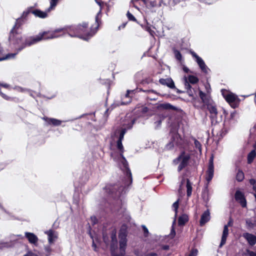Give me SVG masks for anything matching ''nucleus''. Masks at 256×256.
Instances as JSON below:
<instances>
[{
    "label": "nucleus",
    "mask_w": 256,
    "mask_h": 256,
    "mask_svg": "<svg viewBox=\"0 0 256 256\" xmlns=\"http://www.w3.org/2000/svg\"><path fill=\"white\" fill-rule=\"evenodd\" d=\"M116 232L113 230L111 234V244L110 246V253L112 256H124L127 246V232L125 226H122L118 234L119 248L118 247Z\"/></svg>",
    "instance_id": "obj_2"
},
{
    "label": "nucleus",
    "mask_w": 256,
    "mask_h": 256,
    "mask_svg": "<svg viewBox=\"0 0 256 256\" xmlns=\"http://www.w3.org/2000/svg\"><path fill=\"white\" fill-rule=\"evenodd\" d=\"M243 236L250 246H254L256 244V236L254 235L246 232L243 234Z\"/></svg>",
    "instance_id": "obj_17"
},
{
    "label": "nucleus",
    "mask_w": 256,
    "mask_h": 256,
    "mask_svg": "<svg viewBox=\"0 0 256 256\" xmlns=\"http://www.w3.org/2000/svg\"><path fill=\"white\" fill-rule=\"evenodd\" d=\"M207 194L208 193V190L207 188L206 189V190H204V192H203V196L204 197V195L206 194Z\"/></svg>",
    "instance_id": "obj_55"
},
{
    "label": "nucleus",
    "mask_w": 256,
    "mask_h": 256,
    "mask_svg": "<svg viewBox=\"0 0 256 256\" xmlns=\"http://www.w3.org/2000/svg\"><path fill=\"white\" fill-rule=\"evenodd\" d=\"M24 256H38V255L32 252H28L26 254H24Z\"/></svg>",
    "instance_id": "obj_48"
},
{
    "label": "nucleus",
    "mask_w": 256,
    "mask_h": 256,
    "mask_svg": "<svg viewBox=\"0 0 256 256\" xmlns=\"http://www.w3.org/2000/svg\"><path fill=\"white\" fill-rule=\"evenodd\" d=\"M144 92H148L149 94H152H152H155L156 95V96H154V98H152L150 96H148V98H149L150 100H156L158 99L157 93L155 91H154V90H144Z\"/></svg>",
    "instance_id": "obj_32"
},
{
    "label": "nucleus",
    "mask_w": 256,
    "mask_h": 256,
    "mask_svg": "<svg viewBox=\"0 0 256 256\" xmlns=\"http://www.w3.org/2000/svg\"><path fill=\"white\" fill-rule=\"evenodd\" d=\"M244 174L242 170H238L236 175V178L238 182H242L244 178Z\"/></svg>",
    "instance_id": "obj_27"
},
{
    "label": "nucleus",
    "mask_w": 256,
    "mask_h": 256,
    "mask_svg": "<svg viewBox=\"0 0 256 256\" xmlns=\"http://www.w3.org/2000/svg\"><path fill=\"white\" fill-rule=\"evenodd\" d=\"M183 82L185 88L186 90L187 94L190 96L192 97V98H194L195 96L196 95V90L191 88L190 84H188V82L187 78L186 76H184L183 78Z\"/></svg>",
    "instance_id": "obj_10"
},
{
    "label": "nucleus",
    "mask_w": 256,
    "mask_h": 256,
    "mask_svg": "<svg viewBox=\"0 0 256 256\" xmlns=\"http://www.w3.org/2000/svg\"><path fill=\"white\" fill-rule=\"evenodd\" d=\"M169 254H164L163 255H162V256H168Z\"/></svg>",
    "instance_id": "obj_60"
},
{
    "label": "nucleus",
    "mask_w": 256,
    "mask_h": 256,
    "mask_svg": "<svg viewBox=\"0 0 256 256\" xmlns=\"http://www.w3.org/2000/svg\"><path fill=\"white\" fill-rule=\"evenodd\" d=\"M162 256V254L159 251H158L157 252H150L146 254V256Z\"/></svg>",
    "instance_id": "obj_40"
},
{
    "label": "nucleus",
    "mask_w": 256,
    "mask_h": 256,
    "mask_svg": "<svg viewBox=\"0 0 256 256\" xmlns=\"http://www.w3.org/2000/svg\"><path fill=\"white\" fill-rule=\"evenodd\" d=\"M44 234L48 235L49 244H54L58 238V233L52 230L46 231Z\"/></svg>",
    "instance_id": "obj_12"
},
{
    "label": "nucleus",
    "mask_w": 256,
    "mask_h": 256,
    "mask_svg": "<svg viewBox=\"0 0 256 256\" xmlns=\"http://www.w3.org/2000/svg\"><path fill=\"white\" fill-rule=\"evenodd\" d=\"M250 256H256V253L253 252L248 251Z\"/></svg>",
    "instance_id": "obj_51"
},
{
    "label": "nucleus",
    "mask_w": 256,
    "mask_h": 256,
    "mask_svg": "<svg viewBox=\"0 0 256 256\" xmlns=\"http://www.w3.org/2000/svg\"><path fill=\"white\" fill-rule=\"evenodd\" d=\"M187 80L188 84L190 83L192 84H195L198 81V79L194 76H189L187 78Z\"/></svg>",
    "instance_id": "obj_28"
},
{
    "label": "nucleus",
    "mask_w": 256,
    "mask_h": 256,
    "mask_svg": "<svg viewBox=\"0 0 256 256\" xmlns=\"http://www.w3.org/2000/svg\"><path fill=\"white\" fill-rule=\"evenodd\" d=\"M96 26L94 28H92L90 32H87L88 24L86 23H82L76 26H72L68 28H58L54 31L51 32H44L39 34L36 37L31 38L30 40L32 41L28 40L27 45L31 46L34 44L42 40H48L58 38L65 32H68V34L72 36H78L85 40H88L92 38L96 32L98 27V22L96 21Z\"/></svg>",
    "instance_id": "obj_1"
},
{
    "label": "nucleus",
    "mask_w": 256,
    "mask_h": 256,
    "mask_svg": "<svg viewBox=\"0 0 256 256\" xmlns=\"http://www.w3.org/2000/svg\"><path fill=\"white\" fill-rule=\"evenodd\" d=\"M214 174V158L212 156L209 160L208 168L206 172V179L208 184L211 181Z\"/></svg>",
    "instance_id": "obj_8"
},
{
    "label": "nucleus",
    "mask_w": 256,
    "mask_h": 256,
    "mask_svg": "<svg viewBox=\"0 0 256 256\" xmlns=\"http://www.w3.org/2000/svg\"><path fill=\"white\" fill-rule=\"evenodd\" d=\"M188 221V216L186 214H182L178 218V223L180 226L184 225Z\"/></svg>",
    "instance_id": "obj_24"
},
{
    "label": "nucleus",
    "mask_w": 256,
    "mask_h": 256,
    "mask_svg": "<svg viewBox=\"0 0 256 256\" xmlns=\"http://www.w3.org/2000/svg\"><path fill=\"white\" fill-rule=\"evenodd\" d=\"M194 143L195 147L196 148H197L200 152H201L202 148H201V144H200V142L198 140H195Z\"/></svg>",
    "instance_id": "obj_39"
},
{
    "label": "nucleus",
    "mask_w": 256,
    "mask_h": 256,
    "mask_svg": "<svg viewBox=\"0 0 256 256\" xmlns=\"http://www.w3.org/2000/svg\"><path fill=\"white\" fill-rule=\"evenodd\" d=\"M0 94L5 100H8L10 99V97H8V96H7L5 94H4V93H2L1 92H0Z\"/></svg>",
    "instance_id": "obj_45"
},
{
    "label": "nucleus",
    "mask_w": 256,
    "mask_h": 256,
    "mask_svg": "<svg viewBox=\"0 0 256 256\" xmlns=\"http://www.w3.org/2000/svg\"><path fill=\"white\" fill-rule=\"evenodd\" d=\"M172 207L174 208V211L176 212L177 210L178 207V200L176 201L172 205Z\"/></svg>",
    "instance_id": "obj_44"
},
{
    "label": "nucleus",
    "mask_w": 256,
    "mask_h": 256,
    "mask_svg": "<svg viewBox=\"0 0 256 256\" xmlns=\"http://www.w3.org/2000/svg\"><path fill=\"white\" fill-rule=\"evenodd\" d=\"M147 109H148V108H144V112H146Z\"/></svg>",
    "instance_id": "obj_61"
},
{
    "label": "nucleus",
    "mask_w": 256,
    "mask_h": 256,
    "mask_svg": "<svg viewBox=\"0 0 256 256\" xmlns=\"http://www.w3.org/2000/svg\"><path fill=\"white\" fill-rule=\"evenodd\" d=\"M134 6L136 8L138 9V8L136 6H134Z\"/></svg>",
    "instance_id": "obj_63"
},
{
    "label": "nucleus",
    "mask_w": 256,
    "mask_h": 256,
    "mask_svg": "<svg viewBox=\"0 0 256 256\" xmlns=\"http://www.w3.org/2000/svg\"><path fill=\"white\" fill-rule=\"evenodd\" d=\"M43 120H44L46 122H48V124H52L54 126H58L61 124L62 121L54 118H48L47 117H44Z\"/></svg>",
    "instance_id": "obj_20"
},
{
    "label": "nucleus",
    "mask_w": 256,
    "mask_h": 256,
    "mask_svg": "<svg viewBox=\"0 0 256 256\" xmlns=\"http://www.w3.org/2000/svg\"><path fill=\"white\" fill-rule=\"evenodd\" d=\"M190 159V154L182 152L174 160L173 162L174 164H179L178 170L180 172L188 166Z\"/></svg>",
    "instance_id": "obj_5"
},
{
    "label": "nucleus",
    "mask_w": 256,
    "mask_h": 256,
    "mask_svg": "<svg viewBox=\"0 0 256 256\" xmlns=\"http://www.w3.org/2000/svg\"><path fill=\"white\" fill-rule=\"evenodd\" d=\"M112 156L114 158V160H116V158L114 157V156H113L112 154Z\"/></svg>",
    "instance_id": "obj_62"
},
{
    "label": "nucleus",
    "mask_w": 256,
    "mask_h": 256,
    "mask_svg": "<svg viewBox=\"0 0 256 256\" xmlns=\"http://www.w3.org/2000/svg\"><path fill=\"white\" fill-rule=\"evenodd\" d=\"M199 96L202 100L203 105L199 106L196 105L195 103L194 106L195 107L204 109L205 106H206L210 116V118L211 120V122L212 124H215L218 123V112L216 106L212 102L209 96L204 93L202 91L199 90Z\"/></svg>",
    "instance_id": "obj_4"
},
{
    "label": "nucleus",
    "mask_w": 256,
    "mask_h": 256,
    "mask_svg": "<svg viewBox=\"0 0 256 256\" xmlns=\"http://www.w3.org/2000/svg\"><path fill=\"white\" fill-rule=\"evenodd\" d=\"M59 0H50V6L48 8V12H50L54 10L58 4Z\"/></svg>",
    "instance_id": "obj_26"
},
{
    "label": "nucleus",
    "mask_w": 256,
    "mask_h": 256,
    "mask_svg": "<svg viewBox=\"0 0 256 256\" xmlns=\"http://www.w3.org/2000/svg\"><path fill=\"white\" fill-rule=\"evenodd\" d=\"M90 220L93 224H96L97 222V219L96 216H91Z\"/></svg>",
    "instance_id": "obj_46"
},
{
    "label": "nucleus",
    "mask_w": 256,
    "mask_h": 256,
    "mask_svg": "<svg viewBox=\"0 0 256 256\" xmlns=\"http://www.w3.org/2000/svg\"><path fill=\"white\" fill-rule=\"evenodd\" d=\"M256 156V152L254 150H252L248 156V162L251 164Z\"/></svg>",
    "instance_id": "obj_25"
},
{
    "label": "nucleus",
    "mask_w": 256,
    "mask_h": 256,
    "mask_svg": "<svg viewBox=\"0 0 256 256\" xmlns=\"http://www.w3.org/2000/svg\"><path fill=\"white\" fill-rule=\"evenodd\" d=\"M44 250L46 252V256H50L52 251L50 246L49 245L44 246Z\"/></svg>",
    "instance_id": "obj_31"
},
{
    "label": "nucleus",
    "mask_w": 256,
    "mask_h": 256,
    "mask_svg": "<svg viewBox=\"0 0 256 256\" xmlns=\"http://www.w3.org/2000/svg\"><path fill=\"white\" fill-rule=\"evenodd\" d=\"M142 228H143V229L144 230V232L145 233H147L148 232V230L147 229V228L146 227V226H142Z\"/></svg>",
    "instance_id": "obj_53"
},
{
    "label": "nucleus",
    "mask_w": 256,
    "mask_h": 256,
    "mask_svg": "<svg viewBox=\"0 0 256 256\" xmlns=\"http://www.w3.org/2000/svg\"><path fill=\"white\" fill-rule=\"evenodd\" d=\"M0 86H2L5 88H9V87H10V86L8 84H1L0 82Z\"/></svg>",
    "instance_id": "obj_50"
},
{
    "label": "nucleus",
    "mask_w": 256,
    "mask_h": 256,
    "mask_svg": "<svg viewBox=\"0 0 256 256\" xmlns=\"http://www.w3.org/2000/svg\"><path fill=\"white\" fill-rule=\"evenodd\" d=\"M28 13H29V12H28V11L24 12L22 14V17L24 18V17L26 16L28 14Z\"/></svg>",
    "instance_id": "obj_52"
},
{
    "label": "nucleus",
    "mask_w": 256,
    "mask_h": 256,
    "mask_svg": "<svg viewBox=\"0 0 256 256\" xmlns=\"http://www.w3.org/2000/svg\"><path fill=\"white\" fill-rule=\"evenodd\" d=\"M136 90H128L126 93L122 98V104H126L131 102L132 98Z\"/></svg>",
    "instance_id": "obj_14"
},
{
    "label": "nucleus",
    "mask_w": 256,
    "mask_h": 256,
    "mask_svg": "<svg viewBox=\"0 0 256 256\" xmlns=\"http://www.w3.org/2000/svg\"><path fill=\"white\" fill-rule=\"evenodd\" d=\"M250 183L253 186H254V185L256 184V180L254 179H250Z\"/></svg>",
    "instance_id": "obj_49"
},
{
    "label": "nucleus",
    "mask_w": 256,
    "mask_h": 256,
    "mask_svg": "<svg viewBox=\"0 0 256 256\" xmlns=\"http://www.w3.org/2000/svg\"><path fill=\"white\" fill-rule=\"evenodd\" d=\"M228 234V226L225 225L224 226V230L222 236L221 242L220 245V247H222L223 245L226 244V238Z\"/></svg>",
    "instance_id": "obj_21"
},
{
    "label": "nucleus",
    "mask_w": 256,
    "mask_h": 256,
    "mask_svg": "<svg viewBox=\"0 0 256 256\" xmlns=\"http://www.w3.org/2000/svg\"><path fill=\"white\" fill-rule=\"evenodd\" d=\"M159 82L160 84L164 86H166L170 88H174V84L172 78H160L159 80Z\"/></svg>",
    "instance_id": "obj_19"
},
{
    "label": "nucleus",
    "mask_w": 256,
    "mask_h": 256,
    "mask_svg": "<svg viewBox=\"0 0 256 256\" xmlns=\"http://www.w3.org/2000/svg\"><path fill=\"white\" fill-rule=\"evenodd\" d=\"M90 236L91 238L92 239V248H94V250L96 251V244H95V243H94V236L92 235V234H91L90 232Z\"/></svg>",
    "instance_id": "obj_43"
},
{
    "label": "nucleus",
    "mask_w": 256,
    "mask_h": 256,
    "mask_svg": "<svg viewBox=\"0 0 256 256\" xmlns=\"http://www.w3.org/2000/svg\"><path fill=\"white\" fill-rule=\"evenodd\" d=\"M198 250L196 249L192 250L188 256H196L198 254Z\"/></svg>",
    "instance_id": "obj_41"
},
{
    "label": "nucleus",
    "mask_w": 256,
    "mask_h": 256,
    "mask_svg": "<svg viewBox=\"0 0 256 256\" xmlns=\"http://www.w3.org/2000/svg\"><path fill=\"white\" fill-rule=\"evenodd\" d=\"M164 117L161 115H156L154 116V124L156 128H159L162 121L164 120Z\"/></svg>",
    "instance_id": "obj_23"
},
{
    "label": "nucleus",
    "mask_w": 256,
    "mask_h": 256,
    "mask_svg": "<svg viewBox=\"0 0 256 256\" xmlns=\"http://www.w3.org/2000/svg\"><path fill=\"white\" fill-rule=\"evenodd\" d=\"M95 1L100 6V10L96 17V20L98 22V20L99 19V16L101 15L102 10V4H103V2H100V0H95Z\"/></svg>",
    "instance_id": "obj_30"
},
{
    "label": "nucleus",
    "mask_w": 256,
    "mask_h": 256,
    "mask_svg": "<svg viewBox=\"0 0 256 256\" xmlns=\"http://www.w3.org/2000/svg\"><path fill=\"white\" fill-rule=\"evenodd\" d=\"M24 237L27 238L30 244L37 246L38 242V236L32 232H25Z\"/></svg>",
    "instance_id": "obj_11"
},
{
    "label": "nucleus",
    "mask_w": 256,
    "mask_h": 256,
    "mask_svg": "<svg viewBox=\"0 0 256 256\" xmlns=\"http://www.w3.org/2000/svg\"><path fill=\"white\" fill-rule=\"evenodd\" d=\"M170 141H172V143L174 144L175 146L178 148L181 147L183 144V140L176 132H172Z\"/></svg>",
    "instance_id": "obj_9"
},
{
    "label": "nucleus",
    "mask_w": 256,
    "mask_h": 256,
    "mask_svg": "<svg viewBox=\"0 0 256 256\" xmlns=\"http://www.w3.org/2000/svg\"><path fill=\"white\" fill-rule=\"evenodd\" d=\"M118 186L116 185L112 186L107 185L105 187L106 190L109 194L115 193L116 195L119 196L121 191L123 190V187H120L117 190Z\"/></svg>",
    "instance_id": "obj_13"
},
{
    "label": "nucleus",
    "mask_w": 256,
    "mask_h": 256,
    "mask_svg": "<svg viewBox=\"0 0 256 256\" xmlns=\"http://www.w3.org/2000/svg\"><path fill=\"white\" fill-rule=\"evenodd\" d=\"M50 12H48V9L45 12L39 10H36L32 12V13L37 17L42 18H44L48 16V13Z\"/></svg>",
    "instance_id": "obj_22"
},
{
    "label": "nucleus",
    "mask_w": 256,
    "mask_h": 256,
    "mask_svg": "<svg viewBox=\"0 0 256 256\" xmlns=\"http://www.w3.org/2000/svg\"><path fill=\"white\" fill-rule=\"evenodd\" d=\"M126 132V128H122L120 129L117 130L114 132L113 139L114 140H115L116 138L117 139L116 146L120 152L118 157L120 166L122 170L124 171L128 179V181L125 184V185L128 186L132 182V176L130 170L128 168V163L122 155L124 148L122 143V140L124 138V135Z\"/></svg>",
    "instance_id": "obj_3"
},
{
    "label": "nucleus",
    "mask_w": 256,
    "mask_h": 256,
    "mask_svg": "<svg viewBox=\"0 0 256 256\" xmlns=\"http://www.w3.org/2000/svg\"><path fill=\"white\" fill-rule=\"evenodd\" d=\"M143 2L145 4L146 8H152L158 6H161L162 0H160L158 4H157L155 0H143Z\"/></svg>",
    "instance_id": "obj_18"
},
{
    "label": "nucleus",
    "mask_w": 256,
    "mask_h": 256,
    "mask_svg": "<svg viewBox=\"0 0 256 256\" xmlns=\"http://www.w3.org/2000/svg\"><path fill=\"white\" fill-rule=\"evenodd\" d=\"M183 70L186 72H189V69L187 67H184Z\"/></svg>",
    "instance_id": "obj_54"
},
{
    "label": "nucleus",
    "mask_w": 256,
    "mask_h": 256,
    "mask_svg": "<svg viewBox=\"0 0 256 256\" xmlns=\"http://www.w3.org/2000/svg\"><path fill=\"white\" fill-rule=\"evenodd\" d=\"M24 238V236H23L22 235L18 234V235H16V236H13L11 238L12 240H22Z\"/></svg>",
    "instance_id": "obj_37"
},
{
    "label": "nucleus",
    "mask_w": 256,
    "mask_h": 256,
    "mask_svg": "<svg viewBox=\"0 0 256 256\" xmlns=\"http://www.w3.org/2000/svg\"><path fill=\"white\" fill-rule=\"evenodd\" d=\"M121 209H122V208H121ZM116 210H118V212H119V213H120V212H123V210H118V209H116Z\"/></svg>",
    "instance_id": "obj_56"
},
{
    "label": "nucleus",
    "mask_w": 256,
    "mask_h": 256,
    "mask_svg": "<svg viewBox=\"0 0 256 256\" xmlns=\"http://www.w3.org/2000/svg\"><path fill=\"white\" fill-rule=\"evenodd\" d=\"M169 249V246L168 245L163 246L161 247L160 250L159 251L162 254V255H163L164 254H166V252H163V251L167 250Z\"/></svg>",
    "instance_id": "obj_36"
},
{
    "label": "nucleus",
    "mask_w": 256,
    "mask_h": 256,
    "mask_svg": "<svg viewBox=\"0 0 256 256\" xmlns=\"http://www.w3.org/2000/svg\"><path fill=\"white\" fill-rule=\"evenodd\" d=\"M222 95L231 106L234 108L237 106L238 103V98L236 95L233 93L228 92H226V94L223 93Z\"/></svg>",
    "instance_id": "obj_6"
},
{
    "label": "nucleus",
    "mask_w": 256,
    "mask_h": 256,
    "mask_svg": "<svg viewBox=\"0 0 256 256\" xmlns=\"http://www.w3.org/2000/svg\"><path fill=\"white\" fill-rule=\"evenodd\" d=\"M127 17L128 19L130 20L136 22V18H134V16L130 14L129 12H127Z\"/></svg>",
    "instance_id": "obj_38"
},
{
    "label": "nucleus",
    "mask_w": 256,
    "mask_h": 256,
    "mask_svg": "<svg viewBox=\"0 0 256 256\" xmlns=\"http://www.w3.org/2000/svg\"><path fill=\"white\" fill-rule=\"evenodd\" d=\"M226 225H228V227L229 226H230L231 225V222H230H230L228 223V224H227Z\"/></svg>",
    "instance_id": "obj_59"
},
{
    "label": "nucleus",
    "mask_w": 256,
    "mask_h": 256,
    "mask_svg": "<svg viewBox=\"0 0 256 256\" xmlns=\"http://www.w3.org/2000/svg\"><path fill=\"white\" fill-rule=\"evenodd\" d=\"M175 234H176L175 230H174V227L172 226L170 233V235L168 236L170 237V238H172L174 237Z\"/></svg>",
    "instance_id": "obj_42"
},
{
    "label": "nucleus",
    "mask_w": 256,
    "mask_h": 256,
    "mask_svg": "<svg viewBox=\"0 0 256 256\" xmlns=\"http://www.w3.org/2000/svg\"><path fill=\"white\" fill-rule=\"evenodd\" d=\"M175 146L174 144L172 143V141H170L166 146V148L168 150H170L174 148Z\"/></svg>",
    "instance_id": "obj_33"
},
{
    "label": "nucleus",
    "mask_w": 256,
    "mask_h": 256,
    "mask_svg": "<svg viewBox=\"0 0 256 256\" xmlns=\"http://www.w3.org/2000/svg\"><path fill=\"white\" fill-rule=\"evenodd\" d=\"M235 198L236 200L239 202L242 207L246 206V200H245L242 192L240 191H236L235 194Z\"/></svg>",
    "instance_id": "obj_16"
},
{
    "label": "nucleus",
    "mask_w": 256,
    "mask_h": 256,
    "mask_svg": "<svg viewBox=\"0 0 256 256\" xmlns=\"http://www.w3.org/2000/svg\"><path fill=\"white\" fill-rule=\"evenodd\" d=\"M190 53L194 58L195 61L196 62L201 70L204 73H208L209 70L204 60L194 51H190Z\"/></svg>",
    "instance_id": "obj_7"
},
{
    "label": "nucleus",
    "mask_w": 256,
    "mask_h": 256,
    "mask_svg": "<svg viewBox=\"0 0 256 256\" xmlns=\"http://www.w3.org/2000/svg\"><path fill=\"white\" fill-rule=\"evenodd\" d=\"M16 90L18 92H26V91H28V90H26V88H20V87L17 88Z\"/></svg>",
    "instance_id": "obj_47"
},
{
    "label": "nucleus",
    "mask_w": 256,
    "mask_h": 256,
    "mask_svg": "<svg viewBox=\"0 0 256 256\" xmlns=\"http://www.w3.org/2000/svg\"><path fill=\"white\" fill-rule=\"evenodd\" d=\"M161 106L164 109H174V106L170 104H164L161 105Z\"/></svg>",
    "instance_id": "obj_34"
},
{
    "label": "nucleus",
    "mask_w": 256,
    "mask_h": 256,
    "mask_svg": "<svg viewBox=\"0 0 256 256\" xmlns=\"http://www.w3.org/2000/svg\"><path fill=\"white\" fill-rule=\"evenodd\" d=\"M174 54L175 55V57L177 60H180L182 59V54L178 50H175L174 51Z\"/></svg>",
    "instance_id": "obj_35"
},
{
    "label": "nucleus",
    "mask_w": 256,
    "mask_h": 256,
    "mask_svg": "<svg viewBox=\"0 0 256 256\" xmlns=\"http://www.w3.org/2000/svg\"><path fill=\"white\" fill-rule=\"evenodd\" d=\"M253 190L256 192V184L254 185L253 187Z\"/></svg>",
    "instance_id": "obj_58"
},
{
    "label": "nucleus",
    "mask_w": 256,
    "mask_h": 256,
    "mask_svg": "<svg viewBox=\"0 0 256 256\" xmlns=\"http://www.w3.org/2000/svg\"><path fill=\"white\" fill-rule=\"evenodd\" d=\"M186 188H187V196H190L192 194V184L190 182L188 179H186Z\"/></svg>",
    "instance_id": "obj_29"
},
{
    "label": "nucleus",
    "mask_w": 256,
    "mask_h": 256,
    "mask_svg": "<svg viewBox=\"0 0 256 256\" xmlns=\"http://www.w3.org/2000/svg\"><path fill=\"white\" fill-rule=\"evenodd\" d=\"M210 219V212L209 210H206L202 214L200 221V226H203L206 223L208 222Z\"/></svg>",
    "instance_id": "obj_15"
},
{
    "label": "nucleus",
    "mask_w": 256,
    "mask_h": 256,
    "mask_svg": "<svg viewBox=\"0 0 256 256\" xmlns=\"http://www.w3.org/2000/svg\"><path fill=\"white\" fill-rule=\"evenodd\" d=\"M133 123H134V122H132V123H131L130 124V125L128 126V128H130L132 127V125L133 124Z\"/></svg>",
    "instance_id": "obj_57"
}]
</instances>
